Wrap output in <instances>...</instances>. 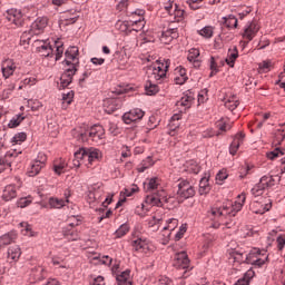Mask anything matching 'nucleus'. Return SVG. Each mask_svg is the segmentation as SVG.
<instances>
[{"label": "nucleus", "mask_w": 285, "mask_h": 285, "mask_svg": "<svg viewBox=\"0 0 285 285\" xmlns=\"http://www.w3.org/2000/svg\"><path fill=\"white\" fill-rule=\"evenodd\" d=\"M82 141H94L95 144H104L106 139V129L101 125H94L90 129L80 134Z\"/></svg>", "instance_id": "423d86ee"}, {"label": "nucleus", "mask_w": 285, "mask_h": 285, "mask_svg": "<svg viewBox=\"0 0 285 285\" xmlns=\"http://www.w3.org/2000/svg\"><path fill=\"white\" fill-rule=\"evenodd\" d=\"M230 259L234 262V264H246V254L239 250H234Z\"/></svg>", "instance_id": "a19ab883"}, {"label": "nucleus", "mask_w": 285, "mask_h": 285, "mask_svg": "<svg viewBox=\"0 0 285 285\" xmlns=\"http://www.w3.org/2000/svg\"><path fill=\"white\" fill-rule=\"evenodd\" d=\"M268 179L271 178L266 176L262 177L261 183L252 188V195H254V197L264 195V190L266 189V186H268Z\"/></svg>", "instance_id": "4be33fe9"}, {"label": "nucleus", "mask_w": 285, "mask_h": 285, "mask_svg": "<svg viewBox=\"0 0 285 285\" xmlns=\"http://www.w3.org/2000/svg\"><path fill=\"white\" fill-rule=\"evenodd\" d=\"M170 68V60L156 61L153 66L147 68V77L149 81L161 83L166 79V72Z\"/></svg>", "instance_id": "20e7f679"}, {"label": "nucleus", "mask_w": 285, "mask_h": 285, "mask_svg": "<svg viewBox=\"0 0 285 285\" xmlns=\"http://www.w3.org/2000/svg\"><path fill=\"white\" fill-rule=\"evenodd\" d=\"M130 230V225L127 223L119 226V228L115 232V236L120 239V237H124L128 232Z\"/></svg>", "instance_id": "3c124183"}, {"label": "nucleus", "mask_w": 285, "mask_h": 285, "mask_svg": "<svg viewBox=\"0 0 285 285\" xmlns=\"http://www.w3.org/2000/svg\"><path fill=\"white\" fill-rule=\"evenodd\" d=\"M225 179H228V171H226V169H220L216 175V183L222 186Z\"/></svg>", "instance_id": "4d7b16f0"}, {"label": "nucleus", "mask_w": 285, "mask_h": 285, "mask_svg": "<svg viewBox=\"0 0 285 285\" xmlns=\"http://www.w3.org/2000/svg\"><path fill=\"white\" fill-rule=\"evenodd\" d=\"M17 71V62L12 59H7L1 65V72L4 79H10Z\"/></svg>", "instance_id": "dca6fc26"}, {"label": "nucleus", "mask_w": 285, "mask_h": 285, "mask_svg": "<svg viewBox=\"0 0 285 285\" xmlns=\"http://www.w3.org/2000/svg\"><path fill=\"white\" fill-rule=\"evenodd\" d=\"M48 161V157L45 153H39L37 158L30 164L27 175L29 177H37L39 173H41L42 168H46V163Z\"/></svg>", "instance_id": "1a4fd4ad"}, {"label": "nucleus", "mask_w": 285, "mask_h": 285, "mask_svg": "<svg viewBox=\"0 0 285 285\" xmlns=\"http://www.w3.org/2000/svg\"><path fill=\"white\" fill-rule=\"evenodd\" d=\"M119 108V105H117L116 99H106L104 100V110L107 112V115H112L115 110Z\"/></svg>", "instance_id": "f704fd0d"}, {"label": "nucleus", "mask_w": 285, "mask_h": 285, "mask_svg": "<svg viewBox=\"0 0 285 285\" xmlns=\"http://www.w3.org/2000/svg\"><path fill=\"white\" fill-rule=\"evenodd\" d=\"M38 42L42 43L39 47H37L39 55H41V57H52V52H55V49L52 48V46H50V43L46 41H38Z\"/></svg>", "instance_id": "7c9ffc66"}, {"label": "nucleus", "mask_w": 285, "mask_h": 285, "mask_svg": "<svg viewBox=\"0 0 285 285\" xmlns=\"http://www.w3.org/2000/svg\"><path fill=\"white\" fill-rule=\"evenodd\" d=\"M23 119H26V117H23V115L13 116L12 119L8 124L9 128H17V126H19L21 124V121H23Z\"/></svg>", "instance_id": "864d4df0"}, {"label": "nucleus", "mask_w": 285, "mask_h": 285, "mask_svg": "<svg viewBox=\"0 0 285 285\" xmlns=\"http://www.w3.org/2000/svg\"><path fill=\"white\" fill-rule=\"evenodd\" d=\"M6 19L9 23L17 26V28H21L23 26V12L21 9L11 8L6 11Z\"/></svg>", "instance_id": "ddd939ff"}, {"label": "nucleus", "mask_w": 285, "mask_h": 285, "mask_svg": "<svg viewBox=\"0 0 285 285\" xmlns=\"http://www.w3.org/2000/svg\"><path fill=\"white\" fill-rule=\"evenodd\" d=\"M73 99H75V91H69L62 95V101L63 104H67V106H70Z\"/></svg>", "instance_id": "338daca9"}, {"label": "nucleus", "mask_w": 285, "mask_h": 285, "mask_svg": "<svg viewBox=\"0 0 285 285\" xmlns=\"http://www.w3.org/2000/svg\"><path fill=\"white\" fill-rule=\"evenodd\" d=\"M209 68H210L209 77H215V75H217V72H219V69L217 68V61L215 60V57H210Z\"/></svg>", "instance_id": "052dcab7"}, {"label": "nucleus", "mask_w": 285, "mask_h": 285, "mask_svg": "<svg viewBox=\"0 0 285 285\" xmlns=\"http://www.w3.org/2000/svg\"><path fill=\"white\" fill-rule=\"evenodd\" d=\"M187 59L189 63H193L194 68H200L202 59L199 58V49H190Z\"/></svg>", "instance_id": "b1692460"}, {"label": "nucleus", "mask_w": 285, "mask_h": 285, "mask_svg": "<svg viewBox=\"0 0 285 285\" xmlns=\"http://www.w3.org/2000/svg\"><path fill=\"white\" fill-rule=\"evenodd\" d=\"M46 28H48V17H38L31 23L30 31H26L22 33L20 41L22 43H30V37H32V35H43Z\"/></svg>", "instance_id": "39448f33"}, {"label": "nucleus", "mask_w": 285, "mask_h": 285, "mask_svg": "<svg viewBox=\"0 0 285 285\" xmlns=\"http://www.w3.org/2000/svg\"><path fill=\"white\" fill-rule=\"evenodd\" d=\"M65 61L66 66L69 68L65 69L63 73L60 76V80L58 82L59 88H68L72 83V77L77 72V66H79V48L69 47L65 52Z\"/></svg>", "instance_id": "f257e3e1"}, {"label": "nucleus", "mask_w": 285, "mask_h": 285, "mask_svg": "<svg viewBox=\"0 0 285 285\" xmlns=\"http://www.w3.org/2000/svg\"><path fill=\"white\" fill-rule=\"evenodd\" d=\"M284 155V151L279 148H275L273 151L267 153L268 159H277V157H282Z\"/></svg>", "instance_id": "69168bd1"}, {"label": "nucleus", "mask_w": 285, "mask_h": 285, "mask_svg": "<svg viewBox=\"0 0 285 285\" xmlns=\"http://www.w3.org/2000/svg\"><path fill=\"white\" fill-rule=\"evenodd\" d=\"M144 14H146V11L141 9H137L136 11H132L130 17H138V20H130L131 26H138L137 29H135V32H141L144 28L146 27V20L144 19Z\"/></svg>", "instance_id": "f3484780"}, {"label": "nucleus", "mask_w": 285, "mask_h": 285, "mask_svg": "<svg viewBox=\"0 0 285 285\" xmlns=\"http://www.w3.org/2000/svg\"><path fill=\"white\" fill-rule=\"evenodd\" d=\"M179 119H181V114H175L169 120L168 128L171 137H175V130L180 126Z\"/></svg>", "instance_id": "72a5a7b5"}, {"label": "nucleus", "mask_w": 285, "mask_h": 285, "mask_svg": "<svg viewBox=\"0 0 285 285\" xmlns=\"http://www.w3.org/2000/svg\"><path fill=\"white\" fill-rule=\"evenodd\" d=\"M116 28H117V30H119L120 32H125L126 35H130V32H135V30H137V28H135V26H132V20L118 21L116 23Z\"/></svg>", "instance_id": "bb28decb"}, {"label": "nucleus", "mask_w": 285, "mask_h": 285, "mask_svg": "<svg viewBox=\"0 0 285 285\" xmlns=\"http://www.w3.org/2000/svg\"><path fill=\"white\" fill-rule=\"evenodd\" d=\"M31 204H32L31 196L22 197L17 202L18 208H26L27 206H30Z\"/></svg>", "instance_id": "13d9d810"}, {"label": "nucleus", "mask_w": 285, "mask_h": 285, "mask_svg": "<svg viewBox=\"0 0 285 285\" xmlns=\"http://www.w3.org/2000/svg\"><path fill=\"white\" fill-rule=\"evenodd\" d=\"M104 154L98 148H88L87 149V161L88 164H95V161H101Z\"/></svg>", "instance_id": "412c9836"}, {"label": "nucleus", "mask_w": 285, "mask_h": 285, "mask_svg": "<svg viewBox=\"0 0 285 285\" xmlns=\"http://www.w3.org/2000/svg\"><path fill=\"white\" fill-rule=\"evenodd\" d=\"M53 47L56 48V61H59L63 57V42L56 41Z\"/></svg>", "instance_id": "6e6d98bb"}, {"label": "nucleus", "mask_w": 285, "mask_h": 285, "mask_svg": "<svg viewBox=\"0 0 285 285\" xmlns=\"http://www.w3.org/2000/svg\"><path fill=\"white\" fill-rule=\"evenodd\" d=\"M175 82L178 86H184V83H186V81L188 80V76L186 75V69L183 67H178L175 69Z\"/></svg>", "instance_id": "2f4dec72"}, {"label": "nucleus", "mask_w": 285, "mask_h": 285, "mask_svg": "<svg viewBox=\"0 0 285 285\" xmlns=\"http://www.w3.org/2000/svg\"><path fill=\"white\" fill-rule=\"evenodd\" d=\"M138 190H139V187H137V185H134L132 187L125 188V190L121 191V194H120V195H124V199H120L118 202V204L126 202V197H132V195H135V193H137Z\"/></svg>", "instance_id": "37998d69"}, {"label": "nucleus", "mask_w": 285, "mask_h": 285, "mask_svg": "<svg viewBox=\"0 0 285 285\" xmlns=\"http://www.w3.org/2000/svg\"><path fill=\"white\" fill-rule=\"evenodd\" d=\"M8 157H10L9 154H7L3 158H0V173H3V170H8V168H11L12 163L8 160Z\"/></svg>", "instance_id": "603ef678"}, {"label": "nucleus", "mask_w": 285, "mask_h": 285, "mask_svg": "<svg viewBox=\"0 0 285 285\" xmlns=\"http://www.w3.org/2000/svg\"><path fill=\"white\" fill-rule=\"evenodd\" d=\"M267 261L266 249L253 248L246 254V264H252V266H264Z\"/></svg>", "instance_id": "0eeeda50"}, {"label": "nucleus", "mask_w": 285, "mask_h": 285, "mask_svg": "<svg viewBox=\"0 0 285 285\" xmlns=\"http://www.w3.org/2000/svg\"><path fill=\"white\" fill-rule=\"evenodd\" d=\"M69 14V12H66L62 16L61 23H63L65 26H72V23H77V19H79V16L70 17Z\"/></svg>", "instance_id": "8fccbe9b"}, {"label": "nucleus", "mask_w": 285, "mask_h": 285, "mask_svg": "<svg viewBox=\"0 0 285 285\" xmlns=\"http://www.w3.org/2000/svg\"><path fill=\"white\" fill-rule=\"evenodd\" d=\"M159 188V178H147L144 183L145 193H153L151 195H147L145 198V203L149 204V206H163L164 202H166V191L157 190Z\"/></svg>", "instance_id": "f03ea898"}, {"label": "nucleus", "mask_w": 285, "mask_h": 285, "mask_svg": "<svg viewBox=\"0 0 285 285\" xmlns=\"http://www.w3.org/2000/svg\"><path fill=\"white\" fill-rule=\"evenodd\" d=\"M164 8L169 14H174V17L184 16V11L177 10V3H175L173 0H166Z\"/></svg>", "instance_id": "cd10ccee"}, {"label": "nucleus", "mask_w": 285, "mask_h": 285, "mask_svg": "<svg viewBox=\"0 0 285 285\" xmlns=\"http://www.w3.org/2000/svg\"><path fill=\"white\" fill-rule=\"evenodd\" d=\"M179 226V220L177 218H169L166 220V226L163 227V230H175Z\"/></svg>", "instance_id": "de8ad7c7"}, {"label": "nucleus", "mask_w": 285, "mask_h": 285, "mask_svg": "<svg viewBox=\"0 0 285 285\" xmlns=\"http://www.w3.org/2000/svg\"><path fill=\"white\" fill-rule=\"evenodd\" d=\"M101 195H104V187H101L100 184L95 185L91 187L87 195V202L89 204H95V202H98V199H101Z\"/></svg>", "instance_id": "6ab92c4d"}, {"label": "nucleus", "mask_w": 285, "mask_h": 285, "mask_svg": "<svg viewBox=\"0 0 285 285\" xmlns=\"http://www.w3.org/2000/svg\"><path fill=\"white\" fill-rule=\"evenodd\" d=\"M246 203V194L238 195V200L235 203H226L223 207H213L210 214L214 217H226L229 215L230 217H235L242 208H244V204Z\"/></svg>", "instance_id": "7ed1b4c3"}, {"label": "nucleus", "mask_w": 285, "mask_h": 285, "mask_svg": "<svg viewBox=\"0 0 285 285\" xmlns=\"http://www.w3.org/2000/svg\"><path fill=\"white\" fill-rule=\"evenodd\" d=\"M83 161H88L87 149L80 148L73 154V166L79 168Z\"/></svg>", "instance_id": "5701e85b"}, {"label": "nucleus", "mask_w": 285, "mask_h": 285, "mask_svg": "<svg viewBox=\"0 0 285 285\" xmlns=\"http://www.w3.org/2000/svg\"><path fill=\"white\" fill-rule=\"evenodd\" d=\"M277 248L278 250H284L285 246V235H278L276 238Z\"/></svg>", "instance_id": "774afa93"}, {"label": "nucleus", "mask_w": 285, "mask_h": 285, "mask_svg": "<svg viewBox=\"0 0 285 285\" xmlns=\"http://www.w3.org/2000/svg\"><path fill=\"white\" fill-rule=\"evenodd\" d=\"M17 197V187L14 185H7L2 190L3 202H12Z\"/></svg>", "instance_id": "393cba45"}, {"label": "nucleus", "mask_w": 285, "mask_h": 285, "mask_svg": "<svg viewBox=\"0 0 285 285\" xmlns=\"http://www.w3.org/2000/svg\"><path fill=\"white\" fill-rule=\"evenodd\" d=\"M244 134H238L234 137L233 142L229 146V155H237V150H239V146H242V144H244Z\"/></svg>", "instance_id": "a878e982"}, {"label": "nucleus", "mask_w": 285, "mask_h": 285, "mask_svg": "<svg viewBox=\"0 0 285 285\" xmlns=\"http://www.w3.org/2000/svg\"><path fill=\"white\" fill-rule=\"evenodd\" d=\"M214 32H215V28H213V26H206L198 31L200 37H204L205 39H210Z\"/></svg>", "instance_id": "49530a36"}, {"label": "nucleus", "mask_w": 285, "mask_h": 285, "mask_svg": "<svg viewBox=\"0 0 285 285\" xmlns=\"http://www.w3.org/2000/svg\"><path fill=\"white\" fill-rule=\"evenodd\" d=\"M26 139H28V135L26 132H18L12 137L11 141L12 144H23Z\"/></svg>", "instance_id": "bf43d9fd"}, {"label": "nucleus", "mask_w": 285, "mask_h": 285, "mask_svg": "<svg viewBox=\"0 0 285 285\" xmlns=\"http://www.w3.org/2000/svg\"><path fill=\"white\" fill-rule=\"evenodd\" d=\"M173 265L178 271H186L190 266V259L188 258V254L186 252H179L175 255Z\"/></svg>", "instance_id": "4468645a"}, {"label": "nucleus", "mask_w": 285, "mask_h": 285, "mask_svg": "<svg viewBox=\"0 0 285 285\" xmlns=\"http://www.w3.org/2000/svg\"><path fill=\"white\" fill-rule=\"evenodd\" d=\"M146 213H148V208H146V205L140 204L135 208V214L139 217H146Z\"/></svg>", "instance_id": "0e129e2a"}, {"label": "nucleus", "mask_w": 285, "mask_h": 285, "mask_svg": "<svg viewBox=\"0 0 285 285\" xmlns=\"http://www.w3.org/2000/svg\"><path fill=\"white\" fill-rule=\"evenodd\" d=\"M178 181L177 195L180 199H190V197H195V187L190 181L186 179H180Z\"/></svg>", "instance_id": "9b49d317"}, {"label": "nucleus", "mask_w": 285, "mask_h": 285, "mask_svg": "<svg viewBox=\"0 0 285 285\" xmlns=\"http://www.w3.org/2000/svg\"><path fill=\"white\" fill-rule=\"evenodd\" d=\"M144 110L136 108L131 109L128 112H125L122 116V121L125 124H132L135 121H139L140 119H144Z\"/></svg>", "instance_id": "2eb2a0df"}, {"label": "nucleus", "mask_w": 285, "mask_h": 285, "mask_svg": "<svg viewBox=\"0 0 285 285\" xmlns=\"http://www.w3.org/2000/svg\"><path fill=\"white\" fill-rule=\"evenodd\" d=\"M210 191V184L208 183V177H203L199 181V194L207 195Z\"/></svg>", "instance_id": "c03bdc74"}, {"label": "nucleus", "mask_w": 285, "mask_h": 285, "mask_svg": "<svg viewBox=\"0 0 285 285\" xmlns=\"http://www.w3.org/2000/svg\"><path fill=\"white\" fill-rule=\"evenodd\" d=\"M66 166H67V164L63 161L55 164L53 170H55L56 175H63V173H66Z\"/></svg>", "instance_id": "e2e57ef3"}, {"label": "nucleus", "mask_w": 285, "mask_h": 285, "mask_svg": "<svg viewBox=\"0 0 285 285\" xmlns=\"http://www.w3.org/2000/svg\"><path fill=\"white\" fill-rule=\"evenodd\" d=\"M116 281L118 285H132V278H130V269H126L125 272L118 274L116 276Z\"/></svg>", "instance_id": "473e14b6"}, {"label": "nucleus", "mask_w": 285, "mask_h": 285, "mask_svg": "<svg viewBox=\"0 0 285 285\" xmlns=\"http://www.w3.org/2000/svg\"><path fill=\"white\" fill-rule=\"evenodd\" d=\"M199 170H200V167L197 164V161L191 160L187 164V173H191L193 175H198Z\"/></svg>", "instance_id": "5fc2aeb1"}, {"label": "nucleus", "mask_w": 285, "mask_h": 285, "mask_svg": "<svg viewBox=\"0 0 285 285\" xmlns=\"http://www.w3.org/2000/svg\"><path fill=\"white\" fill-rule=\"evenodd\" d=\"M131 246L136 253H144L145 255H148V253H155V245L146 238L134 239L131 242Z\"/></svg>", "instance_id": "9d476101"}, {"label": "nucleus", "mask_w": 285, "mask_h": 285, "mask_svg": "<svg viewBox=\"0 0 285 285\" xmlns=\"http://www.w3.org/2000/svg\"><path fill=\"white\" fill-rule=\"evenodd\" d=\"M161 222H164V218L154 216L149 222L148 226L149 228H153V230H159V226H161Z\"/></svg>", "instance_id": "09e8293b"}, {"label": "nucleus", "mask_w": 285, "mask_h": 285, "mask_svg": "<svg viewBox=\"0 0 285 285\" xmlns=\"http://www.w3.org/2000/svg\"><path fill=\"white\" fill-rule=\"evenodd\" d=\"M7 257L9 262H19V257H21V247L19 245H13L8 248Z\"/></svg>", "instance_id": "c756f323"}, {"label": "nucleus", "mask_w": 285, "mask_h": 285, "mask_svg": "<svg viewBox=\"0 0 285 285\" xmlns=\"http://www.w3.org/2000/svg\"><path fill=\"white\" fill-rule=\"evenodd\" d=\"M68 222V226L62 228V235L66 237V239H69V242H77V239H79V232L75 229V226H79L81 220H79V218L76 216H70Z\"/></svg>", "instance_id": "6e6552de"}, {"label": "nucleus", "mask_w": 285, "mask_h": 285, "mask_svg": "<svg viewBox=\"0 0 285 285\" xmlns=\"http://www.w3.org/2000/svg\"><path fill=\"white\" fill-rule=\"evenodd\" d=\"M151 166H155V160H153V157L148 156L138 166V173H145L148 168H151Z\"/></svg>", "instance_id": "79ce46f5"}, {"label": "nucleus", "mask_w": 285, "mask_h": 285, "mask_svg": "<svg viewBox=\"0 0 285 285\" xmlns=\"http://www.w3.org/2000/svg\"><path fill=\"white\" fill-rule=\"evenodd\" d=\"M49 206L51 208H63V206H66V200L63 198L52 197L49 199Z\"/></svg>", "instance_id": "a18cd8bd"}, {"label": "nucleus", "mask_w": 285, "mask_h": 285, "mask_svg": "<svg viewBox=\"0 0 285 285\" xmlns=\"http://www.w3.org/2000/svg\"><path fill=\"white\" fill-rule=\"evenodd\" d=\"M179 37V29L177 28H169L166 31L163 32L160 37L161 43H170L174 39H177Z\"/></svg>", "instance_id": "aec40b11"}, {"label": "nucleus", "mask_w": 285, "mask_h": 285, "mask_svg": "<svg viewBox=\"0 0 285 285\" xmlns=\"http://www.w3.org/2000/svg\"><path fill=\"white\" fill-rule=\"evenodd\" d=\"M285 139V130L284 129H278L275 134V138H274V144L275 146H279V144H282V141H284Z\"/></svg>", "instance_id": "680f3d73"}, {"label": "nucleus", "mask_w": 285, "mask_h": 285, "mask_svg": "<svg viewBox=\"0 0 285 285\" xmlns=\"http://www.w3.org/2000/svg\"><path fill=\"white\" fill-rule=\"evenodd\" d=\"M237 106H239L237 96L230 95V97L225 98V108H228V110L233 111L235 108H237Z\"/></svg>", "instance_id": "58836bf2"}, {"label": "nucleus", "mask_w": 285, "mask_h": 285, "mask_svg": "<svg viewBox=\"0 0 285 285\" xmlns=\"http://www.w3.org/2000/svg\"><path fill=\"white\" fill-rule=\"evenodd\" d=\"M145 92L153 97V95H157L159 92V86L155 81L148 80L145 85Z\"/></svg>", "instance_id": "e433bc0d"}, {"label": "nucleus", "mask_w": 285, "mask_h": 285, "mask_svg": "<svg viewBox=\"0 0 285 285\" xmlns=\"http://www.w3.org/2000/svg\"><path fill=\"white\" fill-rule=\"evenodd\" d=\"M223 26H225V28H237V18L234 14H229L227 17H223Z\"/></svg>", "instance_id": "4c0bfd02"}, {"label": "nucleus", "mask_w": 285, "mask_h": 285, "mask_svg": "<svg viewBox=\"0 0 285 285\" xmlns=\"http://www.w3.org/2000/svg\"><path fill=\"white\" fill-rule=\"evenodd\" d=\"M255 277V271L248 269L242 278H239L234 285H248L250 281Z\"/></svg>", "instance_id": "c9c22d12"}, {"label": "nucleus", "mask_w": 285, "mask_h": 285, "mask_svg": "<svg viewBox=\"0 0 285 285\" xmlns=\"http://www.w3.org/2000/svg\"><path fill=\"white\" fill-rule=\"evenodd\" d=\"M261 28L262 27L257 20H252L244 26L240 35L246 41H253V38L257 37V32H259Z\"/></svg>", "instance_id": "f8f14e48"}, {"label": "nucleus", "mask_w": 285, "mask_h": 285, "mask_svg": "<svg viewBox=\"0 0 285 285\" xmlns=\"http://www.w3.org/2000/svg\"><path fill=\"white\" fill-rule=\"evenodd\" d=\"M16 239H17V233L10 232L0 237V244L2 246H8V245L12 244V242H14Z\"/></svg>", "instance_id": "ea45409f"}, {"label": "nucleus", "mask_w": 285, "mask_h": 285, "mask_svg": "<svg viewBox=\"0 0 285 285\" xmlns=\"http://www.w3.org/2000/svg\"><path fill=\"white\" fill-rule=\"evenodd\" d=\"M193 101H195V96L186 94L176 102V107L179 112H186V110L193 106Z\"/></svg>", "instance_id": "a211bd4d"}, {"label": "nucleus", "mask_w": 285, "mask_h": 285, "mask_svg": "<svg viewBox=\"0 0 285 285\" xmlns=\"http://www.w3.org/2000/svg\"><path fill=\"white\" fill-rule=\"evenodd\" d=\"M237 57H239V51L237 50V47H232L228 50L227 58L225 59V62L229 68H235V61H237Z\"/></svg>", "instance_id": "c85d7f7f"}]
</instances>
